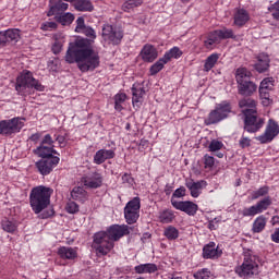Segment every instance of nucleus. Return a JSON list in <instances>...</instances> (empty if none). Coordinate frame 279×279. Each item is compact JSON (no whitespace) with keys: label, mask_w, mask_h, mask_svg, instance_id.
<instances>
[{"label":"nucleus","mask_w":279,"mask_h":279,"mask_svg":"<svg viewBox=\"0 0 279 279\" xmlns=\"http://www.w3.org/2000/svg\"><path fill=\"white\" fill-rule=\"evenodd\" d=\"M65 62L68 64H75L76 62L82 73L95 71L99 66V53L88 46V40L78 39L75 44H71L66 50Z\"/></svg>","instance_id":"1"},{"label":"nucleus","mask_w":279,"mask_h":279,"mask_svg":"<svg viewBox=\"0 0 279 279\" xmlns=\"http://www.w3.org/2000/svg\"><path fill=\"white\" fill-rule=\"evenodd\" d=\"M132 227L128 225H113L110 226L106 231H99L94 234L93 248L96 254L100 256H107L112 250H114V241L123 239L130 234Z\"/></svg>","instance_id":"2"},{"label":"nucleus","mask_w":279,"mask_h":279,"mask_svg":"<svg viewBox=\"0 0 279 279\" xmlns=\"http://www.w3.org/2000/svg\"><path fill=\"white\" fill-rule=\"evenodd\" d=\"M51 195H53V189L51 187L39 185L32 189L29 204L35 215H40L51 204Z\"/></svg>","instance_id":"3"},{"label":"nucleus","mask_w":279,"mask_h":279,"mask_svg":"<svg viewBox=\"0 0 279 279\" xmlns=\"http://www.w3.org/2000/svg\"><path fill=\"white\" fill-rule=\"evenodd\" d=\"M235 82L238 84V93L242 97H252L258 88L256 83L252 82V72L245 68H239L235 71Z\"/></svg>","instance_id":"4"},{"label":"nucleus","mask_w":279,"mask_h":279,"mask_svg":"<svg viewBox=\"0 0 279 279\" xmlns=\"http://www.w3.org/2000/svg\"><path fill=\"white\" fill-rule=\"evenodd\" d=\"M31 88L39 92L45 90V86H43L40 81L34 78V74H32V72L24 70L21 75L16 77L15 90L17 95L25 97V95L29 93Z\"/></svg>","instance_id":"5"},{"label":"nucleus","mask_w":279,"mask_h":279,"mask_svg":"<svg viewBox=\"0 0 279 279\" xmlns=\"http://www.w3.org/2000/svg\"><path fill=\"white\" fill-rule=\"evenodd\" d=\"M235 272L240 278L248 279L258 276V262L255 255L244 253V259L241 266L235 268Z\"/></svg>","instance_id":"6"},{"label":"nucleus","mask_w":279,"mask_h":279,"mask_svg":"<svg viewBox=\"0 0 279 279\" xmlns=\"http://www.w3.org/2000/svg\"><path fill=\"white\" fill-rule=\"evenodd\" d=\"M244 130L251 134L258 132L265 125V119L258 116L257 109H244Z\"/></svg>","instance_id":"7"},{"label":"nucleus","mask_w":279,"mask_h":279,"mask_svg":"<svg viewBox=\"0 0 279 279\" xmlns=\"http://www.w3.org/2000/svg\"><path fill=\"white\" fill-rule=\"evenodd\" d=\"M25 126V119L12 118L9 120H0V136H14L19 134Z\"/></svg>","instance_id":"8"},{"label":"nucleus","mask_w":279,"mask_h":279,"mask_svg":"<svg viewBox=\"0 0 279 279\" xmlns=\"http://www.w3.org/2000/svg\"><path fill=\"white\" fill-rule=\"evenodd\" d=\"M141 198L134 197L124 207V218L129 226H132L138 221L141 217Z\"/></svg>","instance_id":"9"},{"label":"nucleus","mask_w":279,"mask_h":279,"mask_svg":"<svg viewBox=\"0 0 279 279\" xmlns=\"http://www.w3.org/2000/svg\"><path fill=\"white\" fill-rule=\"evenodd\" d=\"M101 37L109 45H121L123 40V31L110 24H105L101 29Z\"/></svg>","instance_id":"10"},{"label":"nucleus","mask_w":279,"mask_h":279,"mask_svg":"<svg viewBox=\"0 0 279 279\" xmlns=\"http://www.w3.org/2000/svg\"><path fill=\"white\" fill-rule=\"evenodd\" d=\"M279 134V125L278 122H276L274 119L268 120V123L266 125V130L264 134L256 137L257 141L262 145H267V143H271L276 136Z\"/></svg>","instance_id":"11"},{"label":"nucleus","mask_w":279,"mask_h":279,"mask_svg":"<svg viewBox=\"0 0 279 279\" xmlns=\"http://www.w3.org/2000/svg\"><path fill=\"white\" fill-rule=\"evenodd\" d=\"M59 163L60 157H49L35 162V167L40 175H49Z\"/></svg>","instance_id":"12"},{"label":"nucleus","mask_w":279,"mask_h":279,"mask_svg":"<svg viewBox=\"0 0 279 279\" xmlns=\"http://www.w3.org/2000/svg\"><path fill=\"white\" fill-rule=\"evenodd\" d=\"M274 77H266L260 82L259 85V97L263 99L264 106H271V90H274Z\"/></svg>","instance_id":"13"},{"label":"nucleus","mask_w":279,"mask_h":279,"mask_svg":"<svg viewBox=\"0 0 279 279\" xmlns=\"http://www.w3.org/2000/svg\"><path fill=\"white\" fill-rule=\"evenodd\" d=\"M271 206V197L266 196L264 199L259 201L256 205H253L248 208H244L242 210L243 217H254L255 215H259V213H263L267 210Z\"/></svg>","instance_id":"14"},{"label":"nucleus","mask_w":279,"mask_h":279,"mask_svg":"<svg viewBox=\"0 0 279 279\" xmlns=\"http://www.w3.org/2000/svg\"><path fill=\"white\" fill-rule=\"evenodd\" d=\"M171 205L173 206V208H175V210H181V213H185V215H189V217H195L199 208L197 204L191 201L171 199Z\"/></svg>","instance_id":"15"},{"label":"nucleus","mask_w":279,"mask_h":279,"mask_svg":"<svg viewBox=\"0 0 279 279\" xmlns=\"http://www.w3.org/2000/svg\"><path fill=\"white\" fill-rule=\"evenodd\" d=\"M223 251L215 242H209L203 247V258L206 260H217L221 258Z\"/></svg>","instance_id":"16"},{"label":"nucleus","mask_w":279,"mask_h":279,"mask_svg":"<svg viewBox=\"0 0 279 279\" xmlns=\"http://www.w3.org/2000/svg\"><path fill=\"white\" fill-rule=\"evenodd\" d=\"M49 11L47 13V16H56L60 14H64L66 10H69V3L62 1V0H49Z\"/></svg>","instance_id":"17"},{"label":"nucleus","mask_w":279,"mask_h":279,"mask_svg":"<svg viewBox=\"0 0 279 279\" xmlns=\"http://www.w3.org/2000/svg\"><path fill=\"white\" fill-rule=\"evenodd\" d=\"M117 156L116 148L111 149H99L94 155V165H104L106 160H112Z\"/></svg>","instance_id":"18"},{"label":"nucleus","mask_w":279,"mask_h":279,"mask_svg":"<svg viewBox=\"0 0 279 279\" xmlns=\"http://www.w3.org/2000/svg\"><path fill=\"white\" fill-rule=\"evenodd\" d=\"M34 154L39 158L47 159V158H58L60 154L58 150L53 149V146H47L45 144H40L35 150ZM57 155V156H53Z\"/></svg>","instance_id":"19"},{"label":"nucleus","mask_w":279,"mask_h":279,"mask_svg":"<svg viewBox=\"0 0 279 279\" xmlns=\"http://www.w3.org/2000/svg\"><path fill=\"white\" fill-rule=\"evenodd\" d=\"M256 60L257 63L254 64V69L257 73H265V71L269 70V62H271V60L269 59V54L265 52L259 53L256 57Z\"/></svg>","instance_id":"20"},{"label":"nucleus","mask_w":279,"mask_h":279,"mask_svg":"<svg viewBox=\"0 0 279 279\" xmlns=\"http://www.w3.org/2000/svg\"><path fill=\"white\" fill-rule=\"evenodd\" d=\"M144 62H154L158 58V50L151 45H145L141 51Z\"/></svg>","instance_id":"21"},{"label":"nucleus","mask_w":279,"mask_h":279,"mask_svg":"<svg viewBox=\"0 0 279 279\" xmlns=\"http://www.w3.org/2000/svg\"><path fill=\"white\" fill-rule=\"evenodd\" d=\"M132 95L133 106L141 104L143 101V97L145 96V87H143V84L135 83L132 87Z\"/></svg>","instance_id":"22"},{"label":"nucleus","mask_w":279,"mask_h":279,"mask_svg":"<svg viewBox=\"0 0 279 279\" xmlns=\"http://www.w3.org/2000/svg\"><path fill=\"white\" fill-rule=\"evenodd\" d=\"M58 255L63 260H75L77 256V250L70 246H61L58 248Z\"/></svg>","instance_id":"23"},{"label":"nucleus","mask_w":279,"mask_h":279,"mask_svg":"<svg viewBox=\"0 0 279 279\" xmlns=\"http://www.w3.org/2000/svg\"><path fill=\"white\" fill-rule=\"evenodd\" d=\"M233 19L234 25H236V27H243V25L250 21V13H247L245 9H238Z\"/></svg>","instance_id":"24"},{"label":"nucleus","mask_w":279,"mask_h":279,"mask_svg":"<svg viewBox=\"0 0 279 279\" xmlns=\"http://www.w3.org/2000/svg\"><path fill=\"white\" fill-rule=\"evenodd\" d=\"M72 3L74 5V10H77V12H93L95 10L90 0H74Z\"/></svg>","instance_id":"25"},{"label":"nucleus","mask_w":279,"mask_h":279,"mask_svg":"<svg viewBox=\"0 0 279 279\" xmlns=\"http://www.w3.org/2000/svg\"><path fill=\"white\" fill-rule=\"evenodd\" d=\"M206 186V181L187 182L186 187L190 190L192 197H199L201 191Z\"/></svg>","instance_id":"26"},{"label":"nucleus","mask_w":279,"mask_h":279,"mask_svg":"<svg viewBox=\"0 0 279 279\" xmlns=\"http://www.w3.org/2000/svg\"><path fill=\"white\" fill-rule=\"evenodd\" d=\"M87 195H88V193L82 186H75L71 191L72 199H74L75 202H81L82 204H84V202H86Z\"/></svg>","instance_id":"27"},{"label":"nucleus","mask_w":279,"mask_h":279,"mask_svg":"<svg viewBox=\"0 0 279 279\" xmlns=\"http://www.w3.org/2000/svg\"><path fill=\"white\" fill-rule=\"evenodd\" d=\"M215 109L217 110L218 114L221 116L222 119H228V114L232 112V105L228 101H222L216 105Z\"/></svg>","instance_id":"28"},{"label":"nucleus","mask_w":279,"mask_h":279,"mask_svg":"<svg viewBox=\"0 0 279 279\" xmlns=\"http://www.w3.org/2000/svg\"><path fill=\"white\" fill-rule=\"evenodd\" d=\"M135 274H156L158 266L156 264H141L135 266Z\"/></svg>","instance_id":"29"},{"label":"nucleus","mask_w":279,"mask_h":279,"mask_svg":"<svg viewBox=\"0 0 279 279\" xmlns=\"http://www.w3.org/2000/svg\"><path fill=\"white\" fill-rule=\"evenodd\" d=\"M219 43H221V39L219 38L217 31H214L208 35L207 39L204 41V45L206 49H213L215 45H219Z\"/></svg>","instance_id":"30"},{"label":"nucleus","mask_w":279,"mask_h":279,"mask_svg":"<svg viewBox=\"0 0 279 279\" xmlns=\"http://www.w3.org/2000/svg\"><path fill=\"white\" fill-rule=\"evenodd\" d=\"M221 121H223V119L221 118L220 113L216 109H214L205 119V125H215L217 123H221Z\"/></svg>","instance_id":"31"},{"label":"nucleus","mask_w":279,"mask_h":279,"mask_svg":"<svg viewBox=\"0 0 279 279\" xmlns=\"http://www.w3.org/2000/svg\"><path fill=\"white\" fill-rule=\"evenodd\" d=\"M178 60V58H182V50H180L178 47H173L170 50H168L162 59L165 60V62H171V60Z\"/></svg>","instance_id":"32"},{"label":"nucleus","mask_w":279,"mask_h":279,"mask_svg":"<svg viewBox=\"0 0 279 279\" xmlns=\"http://www.w3.org/2000/svg\"><path fill=\"white\" fill-rule=\"evenodd\" d=\"M58 23L62 24L63 26L71 25L73 21H75V15L71 12L68 13H60L56 16Z\"/></svg>","instance_id":"33"},{"label":"nucleus","mask_w":279,"mask_h":279,"mask_svg":"<svg viewBox=\"0 0 279 279\" xmlns=\"http://www.w3.org/2000/svg\"><path fill=\"white\" fill-rule=\"evenodd\" d=\"M143 5V0H126L123 2L121 10L123 12H133L134 9L141 8Z\"/></svg>","instance_id":"34"},{"label":"nucleus","mask_w":279,"mask_h":279,"mask_svg":"<svg viewBox=\"0 0 279 279\" xmlns=\"http://www.w3.org/2000/svg\"><path fill=\"white\" fill-rule=\"evenodd\" d=\"M218 61H219V53H211L205 60L204 71L208 72L215 69V64H217Z\"/></svg>","instance_id":"35"},{"label":"nucleus","mask_w":279,"mask_h":279,"mask_svg":"<svg viewBox=\"0 0 279 279\" xmlns=\"http://www.w3.org/2000/svg\"><path fill=\"white\" fill-rule=\"evenodd\" d=\"M175 219V214H173V210L166 209L160 211L159 214V220L161 223H171Z\"/></svg>","instance_id":"36"},{"label":"nucleus","mask_w":279,"mask_h":279,"mask_svg":"<svg viewBox=\"0 0 279 279\" xmlns=\"http://www.w3.org/2000/svg\"><path fill=\"white\" fill-rule=\"evenodd\" d=\"M265 226H267V219H265V216H259L255 219L252 230L258 233L265 230Z\"/></svg>","instance_id":"37"},{"label":"nucleus","mask_w":279,"mask_h":279,"mask_svg":"<svg viewBox=\"0 0 279 279\" xmlns=\"http://www.w3.org/2000/svg\"><path fill=\"white\" fill-rule=\"evenodd\" d=\"M239 106L243 110H256V100L252 98H243L239 101Z\"/></svg>","instance_id":"38"},{"label":"nucleus","mask_w":279,"mask_h":279,"mask_svg":"<svg viewBox=\"0 0 279 279\" xmlns=\"http://www.w3.org/2000/svg\"><path fill=\"white\" fill-rule=\"evenodd\" d=\"M125 99H128V95H125L124 93H120L114 96V108L118 112H121V110H123L122 104H125Z\"/></svg>","instance_id":"39"},{"label":"nucleus","mask_w":279,"mask_h":279,"mask_svg":"<svg viewBox=\"0 0 279 279\" xmlns=\"http://www.w3.org/2000/svg\"><path fill=\"white\" fill-rule=\"evenodd\" d=\"M1 228H2V230H4V232L12 233V232H16L17 226H16V222H14L12 220H8L5 218L1 221Z\"/></svg>","instance_id":"40"},{"label":"nucleus","mask_w":279,"mask_h":279,"mask_svg":"<svg viewBox=\"0 0 279 279\" xmlns=\"http://www.w3.org/2000/svg\"><path fill=\"white\" fill-rule=\"evenodd\" d=\"M216 33L218 34V38H220V40H226L228 38H235L234 32L232 31V28L216 29Z\"/></svg>","instance_id":"41"},{"label":"nucleus","mask_w":279,"mask_h":279,"mask_svg":"<svg viewBox=\"0 0 279 279\" xmlns=\"http://www.w3.org/2000/svg\"><path fill=\"white\" fill-rule=\"evenodd\" d=\"M163 234L169 239V241H175V239L180 236V231H178L175 227L170 226L165 229Z\"/></svg>","instance_id":"42"},{"label":"nucleus","mask_w":279,"mask_h":279,"mask_svg":"<svg viewBox=\"0 0 279 279\" xmlns=\"http://www.w3.org/2000/svg\"><path fill=\"white\" fill-rule=\"evenodd\" d=\"M101 178H96V179H85L83 181L84 186H87L88 189H99L102 184Z\"/></svg>","instance_id":"43"},{"label":"nucleus","mask_w":279,"mask_h":279,"mask_svg":"<svg viewBox=\"0 0 279 279\" xmlns=\"http://www.w3.org/2000/svg\"><path fill=\"white\" fill-rule=\"evenodd\" d=\"M165 64H167V61H165L163 58H160L155 64L150 66V75H157V73H160V70L165 69Z\"/></svg>","instance_id":"44"},{"label":"nucleus","mask_w":279,"mask_h":279,"mask_svg":"<svg viewBox=\"0 0 279 279\" xmlns=\"http://www.w3.org/2000/svg\"><path fill=\"white\" fill-rule=\"evenodd\" d=\"M210 276H213V272L208 268L199 269L193 274L194 279H210Z\"/></svg>","instance_id":"45"},{"label":"nucleus","mask_w":279,"mask_h":279,"mask_svg":"<svg viewBox=\"0 0 279 279\" xmlns=\"http://www.w3.org/2000/svg\"><path fill=\"white\" fill-rule=\"evenodd\" d=\"M5 34L9 43H19V38H21L19 29H8Z\"/></svg>","instance_id":"46"},{"label":"nucleus","mask_w":279,"mask_h":279,"mask_svg":"<svg viewBox=\"0 0 279 279\" xmlns=\"http://www.w3.org/2000/svg\"><path fill=\"white\" fill-rule=\"evenodd\" d=\"M63 45H64V40L58 39V35H54V43L51 48L52 53H54V56H58V53L62 51Z\"/></svg>","instance_id":"47"},{"label":"nucleus","mask_w":279,"mask_h":279,"mask_svg":"<svg viewBox=\"0 0 279 279\" xmlns=\"http://www.w3.org/2000/svg\"><path fill=\"white\" fill-rule=\"evenodd\" d=\"M269 194V186L264 185L259 187L257 191L252 193V199H258V197H265V195Z\"/></svg>","instance_id":"48"},{"label":"nucleus","mask_w":279,"mask_h":279,"mask_svg":"<svg viewBox=\"0 0 279 279\" xmlns=\"http://www.w3.org/2000/svg\"><path fill=\"white\" fill-rule=\"evenodd\" d=\"M65 210L70 215H75V213H80V205L73 201H70L65 206Z\"/></svg>","instance_id":"49"},{"label":"nucleus","mask_w":279,"mask_h":279,"mask_svg":"<svg viewBox=\"0 0 279 279\" xmlns=\"http://www.w3.org/2000/svg\"><path fill=\"white\" fill-rule=\"evenodd\" d=\"M223 148V143L218 140H213L208 146L209 151H219Z\"/></svg>","instance_id":"50"},{"label":"nucleus","mask_w":279,"mask_h":279,"mask_svg":"<svg viewBox=\"0 0 279 279\" xmlns=\"http://www.w3.org/2000/svg\"><path fill=\"white\" fill-rule=\"evenodd\" d=\"M268 10L269 12H272V19H275V21H279V0L269 7Z\"/></svg>","instance_id":"51"},{"label":"nucleus","mask_w":279,"mask_h":279,"mask_svg":"<svg viewBox=\"0 0 279 279\" xmlns=\"http://www.w3.org/2000/svg\"><path fill=\"white\" fill-rule=\"evenodd\" d=\"M204 165H205V169H213L215 167V157L210 155H205Z\"/></svg>","instance_id":"52"},{"label":"nucleus","mask_w":279,"mask_h":279,"mask_svg":"<svg viewBox=\"0 0 279 279\" xmlns=\"http://www.w3.org/2000/svg\"><path fill=\"white\" fill-rule=\"evenodd\" d=\"M81 34H84L87 36V38H90L92 40H95L97 38V33H95V29L90 26H86Z\"/></svg>","instance_id":"53"},{"label":"nucleus","mask_w":279,"mask_h":279,"mask_svg":"<svg viewBox=\"0 0 279 279\" xmlns=\"http://www.w3.org/2000/svg\"><path fill=\"white\" fill-rule=\"evenodd\" d=\"M185 195H186V187L181 186L173 192L171 199L184 197Z\"/></svg>","instance_id":"54"},{"label":"nucleus","mask_w":279,"mask_h":279,"mask_svg":"<svg viewBox=\"0 0 279 279\" xmlns=\"http://www.w3.org/2000/svg\"><path fill=\"white\" fill-rule=\"evenodd\" d=\"M85 27H86V24L84 23V17L82 16L77 17L75 32L77 34H81Z\"/></svg>","instance_id":"55"},{"label":"nucleus","mask_w":279,"mask_h":279,"mask_svg":"<svg viewBox=\"0 0 279 279\" xmlns=\"http://www.w3.org/2000/svg\"><path fill=\"white\" fill-rule=\"evenodd\" d=\"M58 28V24L56 22H45L44 24H41V29L44 32H49V29H57Z\"/></svg>","instance_id":"56"},{"label":"nucleus","mask_w":279,"mask_h":279,"mask_svg":"<svg viewBox=\"0 0 279 279\" xmlns=\"http://www.w3.org/2000/svg\"><path fill=\"white\" fill-rule=\"evenodd\" d=\"M40 145H47L49 147H53V138L50 134H46L40 143Z\"/></svg>","instance_id":"57"},{"label":"nucleus","mask_w":279,"mask_h":279,"mask_svg":"<svg viewBox=\"0 0 279 279\" xmlns=\"http://www.w3.org/2000/svg\"><path fill=\"white\" fill-rule=\"evenodd\" d=\"M239 145L242 149H245V147H250V145H252V140H250L248 137L243 136L240 140Z\"/></svg>","instance_id":"58"},{"label":"nucleus","mask_w":279,"mask_h":279,"mask_svg":"<svg viewBox=\"0 0 279 279\" xmlns=\"http://www.w3.org/2000/svg\"><path fill=\"white\" fill-rule=\"evenodd\" d=\"M54 141H57L60 147H66V137L62 135H54Z\"/></svg>","instance_id":"59"},{"label":"nucleus","mask_w":279,"mask_h":279,"mask_svg":"<svg viewBox=\"0 0 279 279\" xmlns=\"http://www.w3.org/2000/svg\"><path fill=\"white\" fill-rule=\"evenodd\" d=\"M122 182L123 184H134V178H132V175L129 173H124L122 175Z\"/></svg>","instance_id":"60"},{"label":"nucleus","mask_w":279,"mask_h":279,"mask_svg":"<svg viewBox=\"0 0 279 279\" xmlns=\"http://www.w3.org/2000/svg\"><path fill=\"white\" fill-rule=\"evenodd\" d=\"M49 217H53V209H50L48 211H44L40 216L39 219H49Z\"/></svg>","instance_id":"61"},{"label":"nucleus","mask_w":279,"mask_h":279,"mask_svg":"<svg viewBox=\"0 0 279 279\" xmlns=\"http://www.w3.org/2000/svg\"><path fill=\"white\" fill-rule=\"evenodd\" d=\"M7 43H10L7 33H0V45H7Z\"/></svg>","instance_id":"62"},{"label":"nucleus","mask_w":279,"mask_h":279,"mask_svg":"<svg viewBox=\"0 0 279 279\" xmlns=\"http://www.w3.org/2000/svg\"><path fill=\"white\" fill-rule=\"evenodd\" d=\"M271 241L274 243H279V228H277L275 232L271 234Z\"/></svg>","instance_id":"63"},{"label":"nucleus","mask_w":279,"mask_h":279,"mask_svg":"<svg viewBox=\"0 0 279 279\" xmlns=\"http://www.w3.org/2000/svg\"><path fill=\"white\" fill-rule=\"evenodd\" d=\"M149 146V141L147 140H141L140 142V149H145V147Z\"/></svg>","instance_id":"64"}]
</instances>
